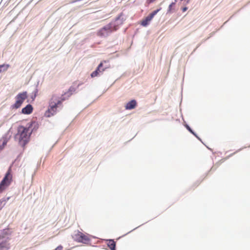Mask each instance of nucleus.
<instances>
[{"instance_id":"f257e3e1","label":"nucleus","mask_w":250,"mask_h":250,"mask_svg":"<svg viewBox=\"0 0 250 250\" xmlns=\"http://www.w3.org/2000/svg\"><path fill=\"white\" fill-rule=\"evenodd\" d=\"M31 131L30 126L25 127L22 125L18 128V132L16 135V138L18 140L19 144L24 146L29 141Z\"/></svg>"},{"instance_id":"f03ea898","label":"nucleus","mask_w":250,"mask_h":250,"mask_svg":"<svg viewBox=\"0 0 250 250\" xmlns=\"http://www.w3.org/2000/svg\"><path fill=\"white\" fill-rule=\"evenodd\" d=\"M12 169L11 167H9L0 183V193H2L10 186L12 181Z\"/></svg>"},{"instance_id":"7ed1b4c3","label":"nucleus","mask_w":250,"mask_h":250,"mask_svg":"<svg viewBox=\"0 0 250 250\" xmlns=\"http://www.w3.org/2000/svg\"><path fill=\"white\" fill-rule=\"evenodd\" d=\"M27 97L28 95L27 92L25 91L19 93L15 97L16 101L15 103L11 105V108L12 109H17L19 108Z\"/></svg>"},{"instance_id":"20e7f679","label":"nucleus","mask_w":250,"mask_h":250,"mask_svg":"<svg viewBox=\"0 0 250 250\" xmlns=\"http://www.w3.org/2000/svg\"><path fill=\"white\" fill-rule=\"evenodd\" d=\"M117 30L116 26L112 23L105 25L102 28H101L97 33V35L100 37H106L108 35L113 31Z\"/></svg>"},{"instance_id":"39448f33","label":"nucleus","mask_w":250,"mask_h":250,"mask_svg":"<svg viewBox=\"0 0 250 250\" xmlns=\"http://www.w3.org/2000/svg\"><path fill=\"white\" fill-rule=\"evenodd\" d=\"M72 238L74 241L84 244H88L90 241V238L87 235H85L80 231H77V232L72 236Z\"/></svg>"},{"instance_id":"423d86ee","label":"nucleus","mask_w":250,"mask_h":250,"mask_svg":"<svg viewBox=\"0 0 250 250\" xmlns=\"http://www.w3.org/2000/svg\"><path fill=\"white\" fill-rule=\"evenodd\" d=\"M66 98L62 95L61 97H59L56 95H53L49 102V104L59 106L61 104L62 102L66 100Z\"/></svg>"},{"instance_id":"0eeeda50","label":"nucleus","mask_w":250,"mask_h":250,"mask_svg":"<svg viewBox=\"0 0 250 250\" xmlns=\"http://www.w3.org/2000/svg\"><path fill=\"white\" fill-rule=\"evenodd\" d=\"M58 107V106L49 104L48 108L45 113V116L47 117H50L55 115L57 112Z\"/></svg>"},{"instance_id":"6e6552de","label":"nucleus","mask_w":250,"mask_h":250,"mask_svg":"<svg viewBox=\"0 0 250 250\" xmlns=\"http://www.w3.org/2000/svg\"><path fill=\"white\" fill-rule=\"evenodd\" d=\"M104 62H106V61H104ZM103 62H101L100 64L98 65V67L97 68L96 70L94 71H93L91 74V77L93 78L95 77H96L98 75L99 72H103L105 70V68H103L101 70V68L103 66Z\"/></svg>"},{"instance_id":"1a4fd4ad","label":"nucleus","mask_w":250,"mask_h":250,"mask_svg":"<svg viewBox=\"0 0 250 250\" xmlns=\"http://www.w3.org/2000/svg\"><path fill=\"white\" fill-rule=\"evenodd\" d=\"M33 111L32 106L29 104H27L25 107L23 108L21 110L22 113L24 114H29Z\"/></svg>"},{"instance_id":"9d476101","label":"nucleus","mask_w":250,"mask_h":250,"mask_svg":"<svg viewBox=\"0 0 250 250\" xmlns=\"http://www.w3.org/2000/svg\"><path fill=\"white\" fill-rule=\"evenodd\" d=\"M136 105V101L134 100H132L126 104L125 107L126 109H132L134 108Z\"/></svg>"},{"instance_id":"9b49d317","label":"nucleus","mask_w":250,"mask_h":250,"mask_svg":"<svg viewBox=\"0 0 250 250\" xmlns=\"http://www.w3.org/2000/svg\"><path fill=\"white\" fill-rule=\"evenodd\" d=\"M10 249V244L7 241L0 243V250H8Z\"/></svg>"},{"instance_id":"f8f14e48","label":"nucleus","mask_w":250,"mask_h":250,"mask_svg":"<svg viewBox=\"0 0 250 250\" xmlns=\"http://www.w3.org/2000/svg\"><path fill=\"white\" fill-rule=\"evenodd\" d=\"M152 19V18H151V17L148 15L145 19L142 20L141 24L144 26H146L148 24L149 22L151 21Z\"/></svg>"},{"instance_id":"ddd939ff","label":"nucleus","mask_w":250,"mask_h":250,"mask_svg":"<svg viewBox=\"0 0 250 250\" xmlns=\"http://www.w3.org/2000/svg\"><path fill=\"white\" fill-rule=\"evenodd\" d=\"M107 245L111 250H115L116 243L113 240H108Z\"/></svg>"},{"instance_id":"4468645a","label":"nucleus","mask_w":250,"mask_h":250,"mask_svg":"<svg viewBox=\"0 0 250 250\" xmlns=\"http://www.w3.org/2000/svg\"><path fill=\"white\" fill-rule=\"evenodd\" d=\"M75 91V88L74 87L71 86L69 88L68 91L67 92L65 93L63 95L64 97L65 95H67V98H68L72 94V93Z\"/></svg>"},{"instance_id":"2eb2a0df","label":"nucleus","mask_w":250,"mask_h":250,"mask_svg":"<svg viewBox=\"0 0 250 250\" xmlns=\"http://www.w3.org/2000/svg\"><path fill=\"white\" fill-rule=\"evenodd\" d=\"M9 67L10 65L9 64H3L0 65V73H1L2 71H6Z\"/></svg>"},{"instance_id":"dca6fc26","label":"nucleus","mask_w":250,"mask_h":250,"mask_svg":"<svg viewBox=\"0 0 250 250\" xmlns=\"http://www.w3.org/2000/svg\"><path fill=\"white\" fill-rule=\"evenodd\" d=\"M7 200L4 198L0 200V210L3 208Z\"/></svg>"},{"instance_id":"f3484780","label":"nucleus","mask_w":250,"mask_h":250,"mask_svg":"<svg viewBox=\"0 0 250 250\" xmlns=\"http://www.w3.org/2000/svg\"><path fill=\"white\" fill-rule=\"evenodd\" d=\"M161 9V8H159L156 10L153 11L151 13H150L149 15L151 17V18H153L154 16Z\"/></svg>"},{"instance_id":"a211bd4d","label":"nucleus","mask_w":250,"mask_h":250,"mask_svg":"<svg viewBox=\"0 0 250 250\" xmlns=\"http://www.w3.org/2000/svg\"><path fill=\"white\" fill-rule=\"evenodd\" d=\"M186 127L191 133H192L193 134L195 135L194 132L192 131V130L191 129V128L189 127V126L188 125H187Z\"/></svg>"},{"instance_id":"6ab92c4d","label":"nucleus","mask_w":250,"mask_h":250,"mask_svg":"<svg viewBox=\"0 0 250 250\" xmlns=\"http://www.w3.org/2000/svg\"><path fill=\"white\" fill-rule=\"evenodd\" d=\"M174 3H171L169 5V11H170L171 8H172V6L173 5H174Z\"/></svg>"},{"instance_id":"aec40b11","label":"nucleus","mask_w":250,"mask_h":250,"mask_svg":"<svg viewBox=\"0 0 250 250\" xmlns=\"http://www.w3.org/2000/svg\"><path fill=\"white\" fill-rule=\"evenodd\" d=\"M187 9H188L187 7H184L182 9V10H183V12H185L186 11H187Z\"/></svg>"},{"instance_id":"412c9836","label":"nucleus","mask_w":250,"mask_h":250,"mask_svg":"<svg viewBox=\"0 0 250 250\" xmlns=\"http://www.w3.org/2000/svg\"><path fill=\"white\" fill-rule=\"evenodd\" d=\"M3 234H4L5 235H7L8 234L6 231V230H3Z\"/></svg>"},{"instance_id":"4be33fe9","label":"nucleus","mask_w":250,"mask_h":250,"mask_svg":"<svg viewBox=\"0 0 250 250\" xmlns=\"http://www.w3.org/2000/svg\"><path fill=\"white\" fill-rule=\"evenodd\" d=\"M122 16V14H121L118 17V18H117V20L119 19L120 18V17Z\"/></svg>"}]
</instances>
